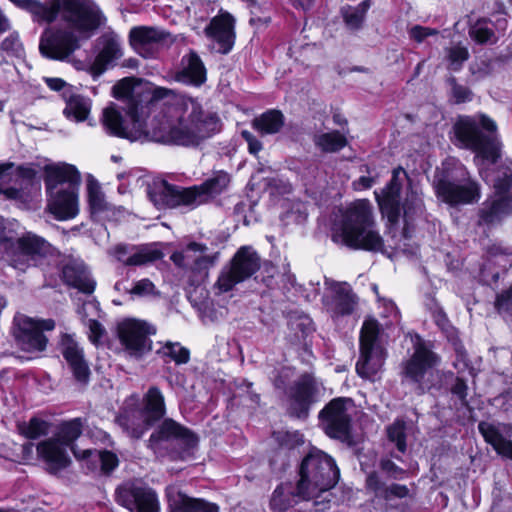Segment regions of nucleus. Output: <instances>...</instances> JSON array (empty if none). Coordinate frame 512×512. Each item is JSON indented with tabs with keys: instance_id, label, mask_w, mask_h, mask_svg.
<instances>
[{
	"instance_id": "f257e3e1",
	"label": "nucleus",
	"mask_w": 512,
	"mask_h": 512,
	"mask_svg": "<svg viewBox=\"0 0 512 512\" xmlns=\"http://www.w3.org/2000/svg\"><path fill=\"white\" fill-rule=\"evenodd\" d=\"M17 8L29 13L33 22L52 24L58 18L68 29H47L41 36L39 50L51 60L64 61L80 48L78 36L88 38L105 21L101 10L90 0H9Z\"/></svg>"
},
{
	"instance_id": "f03ea898",
	"label": "nucleus",
	"mask_w": 512,
	"mask_h": 512,
	"mask_svg": "<svg viewBox=\"0 0 512 512\" xmlns=\"http://www.w3.org/2000/svg\"><path fill=\"white\" fill-rule=\"evenodd\" d=\"M175 111L180 113L177 123L171 126L166 141L183 147H197L221 130V119L216 112L205 111L198 98L180 95L176 98Z\"/></svg>"
},
{
	"instance_id": "7ed1b4c3",
	"label": "nucleus",
	"mask_w": 512,
	"mask_h": 512,
	"mask_svg": "<svg viewBox=\"0 0 512 512\" xmlns=\"http://www.w3.org/2000/svg\"><path fill=\"white\" fill-rule=\"evenodd\" d=\"M339 231L342 243L349 249L379 252L384 248L368 199H357L342 211Z\"/></svg>"
},
{
	"instance_id": "20e7f679",
	"label": "nucleus",
	"mask_w": 512,
	"mask_h": 512,
	"mask_svg": "<svg viewBox=\"0 0 512 512\" xmlns=\"http://www.w3.org/2000/svg\"><path fill=\"white\" fill-rule=\"evenodd\" d=\"M299 493L311 491L325 492L334 488L340 478V470L335 460L327 453L312 447L303 457L298 468Z\"/></svg>"
},
{
	"instance_id": "39448f33",
	"label": "nucleus",
	"mask_w": 512,
	"mask_h": 512,
	"mask_svg": "<svg viewBox=\"0 0 512 512\" xmlns=\"http://www.w3.org/2000/svg\"><path fill=\"white\" fill-rule=\"evenodd\" d=\"M435 193L452 207L476 203L481 197L480 185L470 179L463 165L453 169L444 167L441 176L435 181Z\"/></svg>"
},
{
	"instance_id": "423d86ee",
	"label": "nucleus",
	"mask_w": 512,
	"mask_h": 512,
	"mask_svg": "<svg viewBox=\"0 0 512 512\" xmlns=\"http://www.w3.org/2000/svg\"><path fill=\"white\" fill-rule=\"evenodd\" d=\"M147 440V448L156 451L162 443L176 442L179 449L172 451V460H185L193 456L199 444L198 435L187 426L172 418H163L154 427Z\"/></svg>"
},
{
	"instance_id": "0eeeda50",
	"label": "nucleus",
	"mask_w": 512,
	"mask_h": 512,
	"mask_svg": "<svg viewBox=\"0 0 512 512\" xmlns=\"http://www.w3.org/2000/svg\"><path fill=\"white\" fill-rule=\"evenodd\" d=\"M116 503L129 512H160L161 505L156 490L138 479L119 484L114 493Z\"/></svg>"
},
{
	"instance_id": "6e6552de",
	"label": "nucleus",
	"mask_w": 512,
	"mask_h": 512,
	"mask_svg": "<svg viewBox=\"0 0 512 512\" xmlns=\"http://www.w3.org/2000/svg\"><path fill=\"white\" fill-rule=\"evenodd\" d=\"M8 245L10 256L9 264L20 271H25L30 266H35L37 261L46 258L50 254L51 244L43 237L32 232H26L17 241L10 238L2 239Z\"/></svg>"
},
{
	"instance_id": "1a4fd4ad",
	"label": "nucleus",
	"mask_w": 512,
	"mask_h": 512,
	"mask_svg": "<svg viewBox=\"0 0 512 512\" xmlns=\"http://www.w3.org/2000/svg\"><path fill=\"white\" fill-rule=\"evenodd\" d=\"M117 338L125 352L136 360L142 359L152 351L151 335L156 333L155 327L144 320L125 319L117 325Z\"/></svg>"
},
{
	"instance_id": "9d476101",
	"label": "nucleus",
	"mask_w": 512,
	"mask_h": 512,
	"mask_svg": "<svg viewBox=\"0 0 512 512\" xmlns=\"http://www.w3.org/2000/svg\"><path fill=\"white\" fill-rule=\"evenodd\" d=\"M261 268V259L251 246L240 247L229 263V269L223 270L216 286L221 292L231 291L236 284L252 277Z\"/></svg>"
},
{
	"instance_id": "9b49d317",
	"label": "nucleus",
	"mask_w": 512,
	"mask_h": 512,
	"mask_svg": "<svg viewBox=\"0 0 512 512\" xmlns=\"http://www.w3.org/2000/svg\"><path fill=\"white\" fill-rule=\"evenodd\" d=\"M352 402L348 397H336L319 411L320 424L329 438L342 442L352 438V418L347 411V404Z\"/></svg>"
},
{
	"instance_id": "f8f14e48",
	"label": "nucleus",
	"mask_w": 512,
	"mask_h": 512,
	"mask_svg": "<svg viewBox=\"0 0 512 512\" xmlns=\"http://www.w3.org/2000/svg\"><path fill=\"white\" fill-rule=\"evenodd\" d=\"M289 416L306 420L312 406L319 400V385L311 373H302L287 389Z\"/></svg>"
},
{
	"instance_id": "ddd939ff",
	"label": "nucleus",
	"mask_w": 512,
	"mask_h": 512,
	"mask_svg": "<svg viewBox=\"0 0 512 512\" xmlns=\"http://www.w3.org/2000/svg\"><path fill=\"white\" fill-rule=\"evenodd\" d=\"M381 327L377 319L369 317L364 320L359 335V358L355 369L359 377L368 379L376 374L378 369L371 362L373 355L382 354L380 345Z\"/></svg>"
},
{
	"instance_id": "4468645a",
	"label": "nucleus",
	"mask_w": 512,
	"mask_h": 512,
	"mask_svg": "<svg viewBox=\"0 0 512 512\" xmlns=\"http://www.w3.org/2000/svg\"><path fill=\"white\" fill-rule=\"evenodd\" d=\"M401 174L409 179L406 170L402 166H398L392 170L391 178L386 185L380 191H374L379 211L391 226L397 225L401 218V193L403 188Z\"/></svg>"
},
{
	"instance_id": "2eb2a0df",
	"label": "nucleus",
	"mask_w": 512,
	"mask_h": 512,
	"mask_svg": "<svg viewBox=\"0 0 512 512\" xmlns=\"http://www.w3.org/2000/svg\"><path fill=\"white\" fill-rule=\"evenodd\" d=\"M478 121L475 116L461 115L457 118L452 126L455 145L471 150L477 142L488 133H495L497 131L496 122L484 113L477 115Z\"/></svg>"
},
{
	"instance_id": "dca6fc26",
	"label": "nucleus",
	"mask_w": 512,
	"mask_h": 512,
	"mask_svg": "<svg viewBox=\"0 0 512 512\" xmlns=\"http://www.w3.org/2000/svg\"><path fill=\"white\" fill-rule=\"evenodd\" d=\"M147 196L157 210H172L195 203V192L163 179L147 188Z\"/></svg>"
},
{
	"instance_id": "f3484780",
	"label": "nucleus",
	"mask_w": 512,
	"mask_h": 512,
	"mask_svg": "<svg viewBox=\"0 0 512 512\" xmlns=\"http://www.w3.org/2000/svg\"><path fill=\"white\" fill-rule=\"evenodd\" d=\"M55 328L53 319H38L24 317L17 325L14 332L18 346L26 352H42L46 349L48 338L45 331Z\"/></svg>"
},
{
	"instance_id": "a211bd4d",
	"label": "nucleus",
	"mask_w": 512,
	"mask_h": 512,
	"mask_svg": "<svg viewBox=\"0 0 512 512\" xmlns=\"http://www.w3.org/2000/svg\"><path fill=\"white\" fill-rule=\"evenodd\" d=\"M413 348V354L402 363L401 375L421 387L426 373L439 365L440 356L423 340L416 342Z\"/></svg>"
},
{
	"instance_id": "6ab92c4d",
	"label": "nucleus",
	"mask_w": 512,
	"mask_h": 512,
	"mask_svg": "<svg viewBox=\"0 0 512 512\" xmlns=\"http://www.w3.org/2000/svg\"><path fill=\"white\" fill-rule=\"evenodd\" d=\"M204 33L207 38L217 43L220 54L227 55L232 51L236 40L234 16L227 11H220L210 20Z\"/></svg>"
},
{
	"instance_id": "aec40b11",
	"label": "nucleus",
	"mask_w": 512,
	"mask_h": 512,
	"mask_svg": "<svg viewBox=\"0 0 512 512\" xmlns=\"http://www.w3.org/2000/svg\"><path fill=\"white\" fill-rule=\"evenodd\" d=\"M43 173L46 194L59 189H79L81 185L80 172L72 164H46Z\"/></svg>"
},
{
	"instance_id": "412c9836",
	"label": "nucleus",
	"mask_w": 512,
	"mask_h": 512,
	"mask_svg": "<svg viewBox=\"0 0 512 512\" xmlns=\"http://www.w3.org/2000/svg\"><path fill=\"white\" fill-rule=\"evenodd\" d=\"M170 33L151 26H135L130 29L128 41L131 48L141 57L153 58L155 44L164 43Z\"/></svg>"
},
{
	"instance_id": "4be33fe9",
	"label": "nucleus",
	"mask_w": 512,
	"mask_h": 512,
	"mask_svg": "<svg viewBox=\"0 0 512 512\" xmlns=\"http://www.w3.org/2000/svg\"><path fill=\"white\" fill-rule=\"evenodd\" d=\"M78 191L79 189H59L46 194L49 213L58 221L75 218L79 213Z\"/></svg>"
},
{
	"instance_id": "5701e85b",
	"label": "nucleus",
	"mask_w": 512,
	"mask_h": 512,
	"mask_svg": "<svg viewBox=\"0 0 512 512\" xmlns=\"http://www.w3.org/2000/svg\"><path fill=\"white\" fill-rule=\"evenodd\" d=\"M61 346L62 356L71 369L74 379L80 384H88L91 371L87 361L85 360L83 350L68 334L63 336Z\"/></svg>"
},
{
	"instance_id": "b1692460",
	"label": "nucleus",
	"mask_w": 512,
	"mask_h": 512,
	"mask_svg": "<svg viewBox=\"0 0 512 512\" xmlns=\"http://www.w3.org/2000/svg\"><path fill=\"white\" fill-rule=\"evenodd\" d=\"M66 448L53 437L39 442L36 446L38 457L47 464L51 474H56L70 466L71 459Z\"/></svg>"
},
{
	"instance_id": "393cba45",
	"label": "nucleus",
	"mask_w": 512,
	"mask_h": 512,
	"mask_svg": "<svg viewBox=\"0 0 512 512\" xmlns=\"http://www.w3.org/2000/svg\"><path fill=\"white\" fill-rule=\"evenodd\" d=\"M60 277L68 287L77 289L84 294H92L96 282L90 278L89 271L83 262L71 260L61 268Z\"/></svg>"
},
{
	"instance_id": "a878e982",
	"label": "nucleus",
	"mask_w": 512,
	"mask_h": 512,
	"mask_svg": "<svg viewBox=\"0 0 512 512\" xmlns=\"http://www.w3.org/2000/svg\"><path fill=\"white\" fill-rule=\"evenodd\" d=\"M311 497V491L303 495L299 493L298 481L294 485L292 482H281L274 489L270 499V509L273 512H286L301 501H308Z\"/></svg>"
},
{
	"instance_id": "bb28decb",
	"label": "nucleus",
	"mask_w": 512,
	"mask_h": 512,
	"mask_svg": "<svg viewBox=\"0 0 512 512\" xmlns=\"http://www.w3.org/2000/svg\"><path fill=\"white\" fill-rule=\"evenodd\" d=\"M183 68L174 73L173 79L185 85L200 87L207 80V70L200 56L191 50L182 58Z\"/></svg>"
},
{
	"instance_id": "cd10ccee",
	"label": "nucleus",
	"mask_w": 512,
	"mask_h": 512,
	"mask_svg": "<svg viewBox=\"0 0 512 512\" xmlns=\"http://www.w3.org/2000/svg\"><path fill=\"white\" fill-rule=\"evenodd\" d=\"M147 416L140 410L129 408L121 411L115 418L116 424L132 439L139 440L155 425L147 423Z\"/></svg>"
},
{
	"instance_id": "c85d7f7f",
	"label": "nucleus",
	"mask_w": 512,
	"mask_h": 512,
	"mask_svg": "<svg viewBox=\"0 0 512 512\" xmlns=\"http://www.w3.org/2000/svg\"><path fill=\"white\" fill-rule=\"evenodd\" d=\"M512 213V201L508 197L494 196L482 203L477 212L478 225L492 226L500 223L504 217Z\"/></svg>"
},
{
	"instance_id": "c756f323",
	"label": "nucleus",
	"mask_w": 512,
	"mask_h": 512,
	"mask_svg": "<svg viewBox=\"0 0 512 512\" xmlns=\"http://www.w3.org/2000/svg\"><path fill=\"white\" fill-rule=\"evenodd\" d=\"M172 93V90L165 87L140 89V94L136 96L137 100H134V104L130 107V113L133 117H139V128L142 126L144 118L148 117L151 107Z\"/></svg>"
},
{
	"instance_id": "7c9ffc66",
	"label": "nucleus",
	"mask_w": 512,
	"mask_h": 512,
	"mask_svg": "<svg viewBox=\"0 0 512 512\" xmlns=\"http://www.w3.org/2000/svg\"><path fill=\"white\" fill-rule=\"evenodd\" d=\"M332 310L337 316H349L358 304V297L347 282H334L331 286Z\"/></svg>"
},
{
	"instance_id": "2f4dec72",
	"label": "nucleus",
	"mask_w": 512,
	"mask_h": 512,
	"mask_svg": "<svg viewBox=\"0 0 512 512\" xmlns=\"http://www.w3.org/2000/svg\"><path fill=\"white\" fill-rule=\"evenodd\" d=\"M121 56L122 50L118 41L113 37L107 38L90 66L89 71L93 79L99 78L108 66Z\"/></svg>"
},
{
	"instance_id": "473e14b6",
	"label": "nucleus",
	"mask_w": 512,
	"mask_h": 512,
	"mask_svg": "<svg viewBox=\"0 0 512 512\" xmlns=\"http://www.w3.org/2000/svg\"><path fill=\"white\" fill-rule=\"evenodd\" d=\"M283 112L276 108H270L256 115L251 121V127L261 136L275 135L285 126Z\"/></svg>"
},
{
	"instance_id": "72a5a7b5",
	"label": "nucleus",
	"mask_w": 512,
	"mask_h": 512,
	"mask_svg": "<svg viewBox=\"0 0 512 512\" xmlns=\"http://www.w3.org/2000/svg\"><path fill=\"white\" fill-rule=\"evenodd\" d=\"M478 431L498 455L512 460V440L505 438L494 424L480 421Z\"/></svg>"
},
{
	"instance_id": "f704fd0d",
	"label": "nucleus",
	"mask_w": 512,
	"mask_h": 512,
	"mask_svg": "<svg viewBox=\"0 0 512 512\" xmlns=\"http://www.w3.org/2000/svg\"><path fill=\"white\" fill-rule=\"evenodd\" d=\"M138 83V78L130 76L120 79L112 87V96L115 99L126 103L125 113L135 127H138L139 117H133L130 113V107L134 104V100H137L136 96L140 94V89L138 90L135 88Z\"/></svg>"
},
{
	"instance_id": "c9c22d12",
	"label": "nucleus",
	"mask_w": 512,
	"mask_h": 512,
	"mask_svg": "<svg viewBox=\"0 0 512 512\" xmlns=\"http://www.w3.org/2000/svg\"><path fill=\"white\" fill-rule=\"evenodd\" d=\"M147 416V423L156 425L166 414L164 396L157 386H151L143 398V407L140 409Z\"/></svg>"
},
{
	"instance_id": "e433bc0d",
	"label": "nucleus",
	"mask_w": 512,
	"mask_h": 512,
	"mask_svg": "<svg viewBox=\"0 0 512 512\" xmlns=\"http://www.w3.org/2000/svg\"><path fill=\"white\" fill-rule=\"evenodd\" d=\"M170 512H220L219 506L204 498L190 497L179 491L177 498L169 501Z\"/></svg>"
},
{
	"instance_id": "4c0bfd02",
	"label": "nucleus",
	"mask_w": 512,
	"mask_h": 512,
	"mask_svg": "<svg viewBox=\"0 0 512 512\" xmlns=\"http://www.w3.org/2000/svg\"><path fill=\"white\" fill-rule=\"evenodd\" d=\"M101 122L109 135L122 139L132 138L131 131L125 126L124 118L114 103L103 110Z\"/></svg>"
},
{
	"instance_id": "58836bf2",
	"label": "nucleus",
	"mask_w": 512,
	"mask_h": 512,
	"mask_svg": "<svg viewBox=\"0 0 512 512\" xmlns=\"http://www.w3.org/2000/svg\"><path fill=\"white\" fill-rule=\"evenodd\" d=\"M230 176L227 172L220 170L215 172L211 177L204 180L200 185L190 186L195 192V202L202 196L220 195L229 185Z\"/></svg>"
},
{
	"instance_id": "ea45409f",
	"label": "nucleus",
	"mask_w": 512,
	"mask_h": 512,
	"mask_svg": "<svg viewBox=\"0 0 512 512\" xmlns=\"http://www.w3.org/2000/svg\"><path fill=\"white\" fill-rule=\"evenodd\" d=\"M501 148L502 144L495 136L485 134L470 151L475 153V157L480 158L483 162L495 165L501 159Z\"/></svg>"
},
{
	"instance_id": "a19ab883",
	"label": "nucleus",
	"mask_w": 512,
	"mask_h": 512,
	"mask_svg": "<svg viewBox=\"0 0 512 512\" xmlns=\"http://www.w3.org/2000/svg\"><path fill=\"white\" fill-rule=\"evenodd\" d=\"M84 421L81 417L62 421L57 426L54 439L62 443L64 447H71L76 444V440L82 435Z\"/></svg>"
},
{
	"instance_id": "79ce46f5",
	"label": "nucleus",
	"mask_w": 512,
	"mask_h": 512,
	"mask_svg": "<svg viewBox=\"0 0 512 512\" xmlns=\"http://www.w3.org/2000/svg\"><path fill=\"white\" fill-rule=\"evenodd\" d=\"M371 7V0H363L357 6L347 5L341 9V16L346 27L351 31H358L363 27L366 14Z\"/></svg>"
},
{
	"instance_id": "37998d69",
	"label": "nucleus",
	"mask_w": 512,
	"mask_h": 512,
	"mask_svg": "<svg viewBox=\"0 0 512 512\" xmlns=\"http://www.w3.org/2000/svg\"><path fill=\"white\" fill-rule=\"evenodd\" d=\"M314 144L323 153H337L348 145V140L339 130H332L316 136Z\"/></svg>"
},
{
	"instance_id": "c03bdc74",
	"label": "nucleus",
	"mask_w": 512,
	"mask_h": 512,
	"mask_svg": "<svg viewBox=\"0 0 512 512\" xmlns=\"http://www.w3.org/2000/svg\"><path fill=\"white\" fill-rule=\"evenodd\" d=\"M156 354L164 363L173 361L177 365H183L190 361V350L179 342L167 341L156 351Z\"/></svg>"
},
{
	"instance_id": "a18cd8bd",
	"label": "nucleus",
	"mask_w": 512,
	"mask_h": 512,
	"mask_svg": "<svg viewBox=\"0 0 512 512\" xmlns=\"http://www.w3.org/2000/svg\"><path fill=\"white\" fill-rule=\"evenodd\" d=\"M135 248L137 251L126 258L125 266H142L159 261L164 257L162 250L152 248L149 245H142Z\"/></svg>"
},
{
	"instance_id": "49530a36",
	"label": "nucleus",
	"mask_w": 512,
	"mask_h": 512,
	"mask_svg": "<svg viewBox=\"0 0 512 512\" xmlns=\"http://www.w3.org/2000/svg\"><path fill=\"white\" fill-rule=\"evenodd\" d=\"M90 113V104L83 96L74 94L66 102L64 114L69 118L73 117L77 122H83Z\"/></svg>"
},
{
	"instance_id": "de8ad7c7",
	"label": "nucleus",
	"mask_w": 512,
	"mask_h": 512,
	"mask_svg": "<svg viewBox=\"0 0 512 512\" xmlns=\"http://www.w3.org/2000/svg\"><path fill=\"white\" fill-rule=\"evenodd\" d=\"M272 438L281 450L292 451L304 444V435L298 430L273 431Z\"/></svg>"
},
{
	"instance_id": "09e8293b",
	"label": "nucleus",
	"mask_w": 512,
	"mask_h": 512,
	"mask_svg": "<svg viewBox=\"0 0 512 512\" xmlns=\"http://www.w3.org/2000/svg\"><path fill=\"white\" fill-rule=\"evenodd\" d=\"M406 422L402 418H396L392 424L387 426V439L394 443L396 449L404 454L407 451Z\"/></svg>"
},
{
	"instance_id": "8fccbe9b",
	"label": "nucleus",
	"mask_w": 512,
	"mask_h": 512,
	"mask_svg": "<svg viewBox=\"0 0 512 512\" xmlns=\"http://www.w3.org/2000/svg\"><path fill=\"white\" fill-rule=\"evenodd\" d=\"M493 187L495 196L508 197L512 201V167H499Z\"/></svg>"
},
{
	"instance_id": "3c124183",
	"label": "nucleus",
	"mask_w": 512,
	"mask_h": 512,
	"mask_svg": "<svg viewBox=\"0 0 512 512\" xmlns=\"http://www.w3.org/2000/svg\"><path fill=\"white\" fill-rule=\"evenodd\" d=\"M93 461H96V465L99 463L100 474L107 477L111 476L120 464L117 454L108 449L96 450Z\"/></svg>"
},
{
	"instance_id": "603ef678",
	"label": "nucleus",
	"mask_w": 512,
	"mask_h": 512,
	"mask_svg": "<svg viewBox=\"0 0 512 512\" xmlns=\"http://www.w3.org/2000/svg\"><path fill=\"white\" fill-rule=\"evenodd\" d=\"M50 423L39 417H31L25 426H19L21 435L29 440H36L49 433Z\"/></svg>"
},
{
	"instance_id": "864d4df0",
	"label": "nucleus",
	"mask_w": 512,
	"mask_h": 512,
	"mask_svg": "<svg viewBox=\"0 0 512 512\" xmlns=\"http://www.w3.org/2000/svg\"><path fill=\"white\" fill-rule=\"evenodd\" d=\"M470 58L467 47L461 44L453 45L447 51V68L452 72H459L463 69L464 63Z\"/></svg>"
},
{
	"instance_id": "5fc2aeb1",
	"label": "nucleus",
	"mask_w": 512,
	"mask_h": 512,
	"mask_svg": "<svg viewBox=\"0 0 512 512\" xmlns=\"http://www.w3.org/2000/svg\"><path fill=\"white\" fill-rule=\"evenodd\" d=\"M88 206L91 219L107 210V205L104 196L97 184L88 185Z\"/></svg>"
},
{
	"instance_id": "6e6d98bb",
	"label": "nucleus",
	"mask_w": 512,
	"mask_h": 512,
	"mask_svg": "<svg viewBox=\"0 0 512 512\" xmlns=\"http://www.w3.org/2000/svg\"><path fill=\"white\" fill-rule=\"evenodd\" d=\"M446 82L451 87V99L454 104L459 105L472 101V90L467 86L459 84L454 76L449 77Z\"/></svg>"
},
{
	"instance_id": "4d7b16f0",
	"label": "nucleus",
	"mask_w": 512,
	"mask_h": 512,
	"mask_svg": "<svg viewBox=\"0 0 512 512\" xmlns=\"http://www.w3.org/2000/svg\"><path fill=\"white\" fill-rule=\"evenodd\" d=\"M207 249L208 248H207L206 244L198 243V242H195V241H191L188 244H186V246L184 247V249L182 251H174L170 255V260L173 262V264L176 267H178V268H185L186 267V263H185L186 255H185V253H188V252L205 253L207 251Z\"/></svg>"
},
{
	"instance_id": "13d9d810",
	"label": "nucleus",
	"mask_w": 512,
	"mask_h": 512,
	"mask_svg": "<svg viewBox=\"0 0 512 512\" xmlns=\"http://www.w3.org/2000/svg\"><path fill=\"white\" fill-rule=\"evenodd\" d=\"M468 384L467 380L463 377L456 376L454 378V383L451 385L449 391L455 396L462 407L470 409L469 401H468Z\"/></svg>"
},
{
	"instance_id": "bf43d9fd",
	"label": "nucleus",
	"mask_w": 512,
	"mask_h": 512,
	"mask_svg": "<svg viewBox=\"0 0 512 512\" xmlns=\"http://www.w3.org/2000/svg\"><path fill=\"white\" fill-rule=\"evenodd\" d=\"M34 163L21 164L16 166L15 174L17 178L26 182L27 185L33 186L34 184L40 185V178L38 172L34 168Z\"/></svg>"
},
{
	"instance_id": "052dcab7",
	"label": "nucleus",
	"mask_w": 512,
	"mask_h": 512,
	"mask_svg": "<svg viewBox=\"0 0 512 512\" xmlns=\"http://www.w3.org/2000/svg\"><path fill=\"white\" fill-rule=\"evenodd\" d=\"M218 256L219 253L216 252L212 255H201L195 258L190 266L191 272L194 274L207 273L209 268L216 263Z\"/></svg>"
},
{
	"instance_id": "680f3d73",
	"label": "nucleus",
	"mask_w": 512,
	"mask_h": 512,
	"mask_svg": "<svg viewBox=\"0 0 512 512\" xmlns=\"http://www.w3.org/2000/svg\"><path fill=\"white\" fill-rule=\"evenodd\" d=\"M422 201L414 194L407 196L404 202L401 201V214L404 220H413L420 209Z\"/></svg>"
},
{
	"instance_id": "e2e57ef3",
	"label": "nucleus",
	"mask_w": 512,
	"mask_h": 512,
	"mask_svg": "<svg viewBox=\"0 0 512 512\" xmlns=\"http://www.w3.org/2000/svg\"><path fill=\"white\" fill-rule=\"evenodd\" d=\"M500 10L494 12L491 15V18L482 17L478 19V23H484V24H492L498 31H505L507 28V12L504 11V6L502 4L499 5Z\"/></svg>"
},
{
	"instance_id": "0e129e2a",
	"label": "nucleus",
	"mask_w": 512,
	"mask_h": 512,
	"mask_svg": "<svg viewBox=\"0 0 512 512\" xmlns=\"http://www.w3.org/2000/svg\"><path fill=\"white\" fill-rule=\"evenodd\" d=\"M483 23H478L469 29V36L480 45L486 44L494 36V31L488 27L481 26Z\"/></svg>"
},
{
	"instance_id": "69168bd1",
	"label": "nucleus",
	"mask_w": 512,
	"mask_h": 512,
	"mask_svg": "<svg viewBox=\"0 0 512 512\" xmlns=\"http://www.w3.org/2000/svg\"><path fill=\"white\" fill-rule=\"evenodd\" d=\"M155 285L149 278H143L134 282L133 287L129 293L133 296L144 297L154 294Z\"/></svg>"
},
{
	"instance_id": "338daca9",
	"label": "nucleus",
	"mask_w": 512,
	"mask_h": 512,
	"mask_svg": "<svg viewBox=\"0 0 512 512\" xmlns=\"http://www.w3.org/2000/svg\"><path fill=\"white\" fill-rule=\"evenodd\" d=\"M380 469L385 472L389 478L401 480L406 474V470L395 464L390 459H381L379 462Z\"/></svg>"
},
{
	"instance_id": "774afa93",
	"label": "nucleus",
	"mask_w": 512,
	"mask_h": 512,
	"mask_svg": "<svg viewBox=\"0 0 512 512\" xmlns=\"http://www.w3.org/2000/svg\"><path fill=\"white\" fill-rule=\"evenodd\" d=\"M494 305L498 311L509 312L512 310V285L497 294Z\"/></svg>"
}]
</instances>
